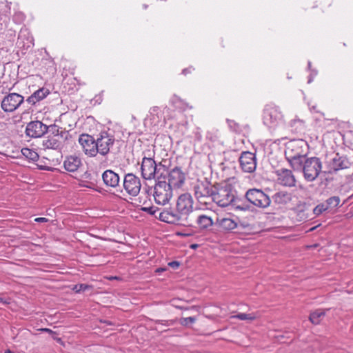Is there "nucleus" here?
<instances>
[{"label": "nucleus", "instance_id": "obj_1", "mask_svg": "<svg viewBox=\"0 0 353 353\" xmlns=\"http://www.w3.org/2000/svg\"><path fill=\"white\" fill-rule=\"evenodd\" d=\"M170 163L165 159L157 162L153 159L142 158L141 172L145 180L165 179Z\"/></svg>", "mask_w": 353, "mask_h": 353}, {"label": "nucleus", "instance_id": "obj_2", "mask_svg": "<svg viewBox=\"0 0 353 353\" xmlns=\"http://www.w3.org/2000/svg\"><path fill=\"white\" fill-rule=\"evenodd\" d=\"M236 190L230 181L216 183L214 185L212 201L221 207H226L235 201Z\"/></svg>", "mask_w": 353, "mask_h": 353}, {"label": "nucleus", "instance_id": "obj_3", "mask_svg": "<svg viewBox=\"0 0 353 353\" xmlns=\"http://www.w3.org/2000/svg\"><path fill=\"white\" fill-rule=\"evenodd\" d=\"M97 142L98 154L103 157L110 152L116 153L121 146V141L116 139L113 132L110 130L101 132L97 136Z\"/></svg>", "mask_w": 353, "mask_h": 353}, {"label": "nucleus", "instance_id": "obj_4", "mask_svg": "<svg viewBox=\"0 0 353 353\" xmlns=\"http://www.w3.org/2000/svg\"><path fill=\"white\" fill-rule=\"evenodd\" d=\"M5 82H3V88L1 92L6 94L1 103V108L5 112H12L19 108L24 102V97L17 93L11 92L14 85L11 87L3 86Z\"/></svg>", "mask_w": 353, "mask_h": 353}, {"label": "nucleus", "instance_id": "obj_5", "mask_svg": "<svg viewBox=\"0 0 353 353\" xmlns=\"http://www.w3.org/2000/svg\"><path fill=\"white\" fill-rule=\"evenodd\" d=\"M193 199L188 193H184L178 196L176 201L177 212L184 217L189 225H192L191 214L193 212Z\"/></svg>", "mask_w": 353, "mask_h": 353}, {"label": "nucleus", "instance_id": "obj_6", "mask_svg": "<svg viewBox=\"0 0 353 353\" xmlns=\"http://www.w3.org/2000/svg\"><path fill=\"white\" fill-rule=\"evenodd\" d=\"M172 188L165 181L158 180L154 187V198L157 204L165 205L172 197Z\"/></svg>", "mask_w": 353, "mask_h": 353}, {"label": "nucleus", "instance_id": "obj_7", "mask_svg": "<svg viewBox=\"0 0 353 353\" xmlns=\"http://www.w3.org/2000/svg\"><path fill=\"white\" fill-rule=\"evenodd\" d=\"M159 219L161 221L183 226H188L189 224L184 217L177 212L176 207H169L162 209L159 213Z\"/></svg>", "mask_w": 353, "mask_h": 353}, {"label": "nucleus", "instance_id": "obj_8", "mask_svg": "<svg viewBox=\"0 0 353 353\" xmlns=\"http://www.w3.org/2000/svg\"><path fill=\"white\" fill-rule=\"evenodd\" d=\"M322 168L320 159L317 157H311L304 161L303 172L305 179L308 181H312L319 175Z\"/></svg>", "mask_w": 353, "mask_h": 353}, {"label": "nucleus", "instance_id": "obj_9", "mask_svg": "<svg viewBox=\"0 0 353 353\" xmlns=\"http://www.w3.org/2000/svg\"><path fill=\"white\" fill-rule=\"evenodd\" d=\"M214 185L209 181H198L194 187V195L200 203H206L208 199H212Z\"/></svg>", "mask_w": 353, "mask_h": 353}, {"label": "nucleus", "instance_id": "obj_10", "mask_svg": "<svg viewBox=\"0 0 353 353\" xmlns=\"http://www.w3.org/2000/svg\"><path fill=\"white\" fill-rule=\"evenodd\" d=\"M245 196L250 203L259 208H265L270 204L269 196L258 189L248 190Z\"/></svg>", "mask_w": 353, "mask_h": 353}, {"label": "nucleus", "instance_id": "obj_11", "mask_svg": "<svg viewBox=\"0 0 353 353\" xmlns=\"http://www.w3.org/2000/svg\"><path fill=\"white\" fill-rule=\"evenodd\" d=\"M307 143L302 139L290 141L286 145L285 157H305Z\"/></svg>", "mask_w": 353, "mask_h": 353}, {"label": "nucleus", "instance_id": "obj_12", "mask_svg": "<svg viewBox=\"0 0 353 353\" xmlns=\"http://www.w3.org/2000/svg\"><path fill=\"white\" fill-rule=\"evenodd\" d=\"M123 186L129 195L136 196L139 194L141 190V180L135 174L128 173L124 176Z\"/></svg>", "mask_w": 353, "mask_h": 353}, {"label": "nucleus", "instance_id": "obj_13", "mask_svg": "<svg viewBox=\"0 0 353 353\" xmlns=\"http://www.w3.org/2000/svg\"><path fill=\"white\" fill-rule=\"evenodd\" d=\"M283 114L279 108L274 105H267L263 111V122L265 125L272 126L283 120Z\"/></svg>", "mask_w": 353, "mask_h": 353}, {"label": "nucleus", "instance_id": "obj_14", "mask_svg": "<svg viewBox=\"0 0 353 353\" xmlns=\"http://www.w3.org/2000/svg\"><path fill=\"white\" fill-rule=\"evenodd\" d=\"M79 142L86 155L91 157L97 156L99 152L97 139L89 134H83L79 137Z\"/></svg>", "mask_w": 353, "mask_h": 353}, {"label": "nucleus", "instance_id": "obj_15", "mask_svg": "<svg viewBox=\"0 0 353 353\" xmlns=\"http://www.w3.org/2000/svg\"><path fill=\"white\" fill-rule=\"evenodd\" d=\"M168 182L167 183L171 188H179L185 183V174L180 167L176 166L168 170L167 176Z\"/></svg>", "mask_w": 353, "mask_h": 353}, {"label": "nucleus", "instance_id": "obj_16", "mask_svg": "<svg viewBox=\"0 0 353 353\" xmlns=\"http://www.w3.org/2000/svg\"><path fill=\"white\" fill-rule=\"evenodd\" d=\"M48 126L40 121H30L27 124L26 134L31 138L41 137L47 133Z\"/></svg>", "mask_w": 353, "mask_h": 353}, {"label": "nucleus", "instance_id": "obj_17", "mask_svg": "<svg viewBox=\"0 0 353 353\" xmlns=\"http://www.w3.org/2000/svg\"><path fill=\"white\" fill-rule=\"evenodd\" d=\"M102 179L108 187L115 188L120 185V176L112 170H107L102 174Z\"/></svg>", "mask_w": 353, "mask_h": 353}, {"label": "nucleus", "instance_id": "obj_18", "mask_svg": "<svg viewBox=\"0 0 353 353\" xmlns=\"http://www.w3.org/2000/svg\"><path fill=\"white\" fill-rule=\"evenodd\" d=\"M18 43L19 45H22V47L24 48H29L33 46V38L30 34L28 29L24 28L21 29L19 32L18 36Z\"/></svg>", "mask_w": 353, "mask_h": 353}, {"label": "nucleus", "instance_id": "obj_19", "mask_svg": "<svg viewBox=\"0 0 353 353\" xmlns=\"http://www.w3.org/2000/svg\"><path fill=\"white\" fill-rule=\"evenodd\" d=\"M279 181L281 184L285 186H294L296 180L292 172L288 170H282L279 174Z\"/></svg>", "mask_w": 353, "mask_h": 353}, {"label": "nucleus", "instance_id": "obj_20", "mask_svg": "<svg viewBox=\"0 0 353 353\" xmlns=\"http://www.w3.org/2000/svg\"><path fill=\"white\" fill-rule=\"evenodd\" d=\"M49 94L50 91L48 89L41 88L34 92L30 97H28L26 101L29 104L34 105L37 102L45 99Z\"/></svg>", "mask_w": 353, "mask_h": 353}, {"label": "nucleus", "instance_id": "obj_21", "mask_svg": "<svg viewBox=\"0 0 353 353\" xmlns=\"http://www.w3.org/2000/svg\"><path fill=\"white\" fill-rule=\"evenodd\" d=\"M64 141L59 139L58 137L48 135L43 141V146L46 149H61Z\"/></svg>", "mask_w": 353, "mask_h": 353}, {"label": "nucleus", "instance_id": "obj_22", "mask_svg": "<svg viewBox=\"0 0 353 353\" xmlns=\"http://www.w3.org/2000/svg\"><path fill=\"white\" fill-rule=\"evenodd\" d=\"M216 224L221 230L229 232L237 227L238 222L236 219L231 218H221L217 219Z\"/></svg>", "mask_w": 353, "mask_h": 353}, {"label": "nucleus", "instance_id": "obj_23", "mask_svg": "<svg viewBox=\"0 0 353 353\" xmlns=\"http://www.w3.org/2000/svg\"><path fill=\"white\" fill-rule=\"evenodd\" d=\"M255 155L252 152H244V172H252L256 170Z\"/></svg>", "mask_w": 353, "mask_h": 353}, {"label": "nucleus", "instance_id": "obj_24", "mask_svg": "<svg viewBox=\"0 0 353 353\" xmlns=\"http://www.w3.org/2000/svg\"><path fill=\"white\" fill-rule=\"evenodd\" d=\"M81 164V159L74 156L68 157L64 161V168L68 172H75Z\"/></svg>", "mask_w": 353, "mask_h": 353}, {"label": "nucleus", "instance_id": "obj_25", "mask_svg": "<svg viewBox=\"0 0 353 353\" xmlns=\"http://www.w3.org/2000/svg\"><path fill=\"white\" fill-rule=\"evenodd\" d=\"M327 310V309H317L312 312L309 316L310 321L314 325L320 324Z\"/></svg>", "mask_w": 353, "mask_h": 353}, {"label": "nucleus", "instance_id": "obj_26", "mask_svg": "<svg viewBox=\"0 0 353 353\" xmlns=\"http://www.w3.org/2000/svg\"><path fill=\"white\" fill-rule=\"evenodd\" d=\"M48 130L50 132V136H56L59 137V139L65 140L67 139L68 132L63 130L61 128L57 125L48 126Z\"/></svg>", "mask_w": 353, "mask_h": 353}, {"label": "nucleus", "instance_id": "obj_27", "mask_svg": "<svg viewBox=\"0 0 353 353\" xmlns=\"http://www.w3.org/2000/svg\"><path fill=\"white\" fill-rule=\"evenodd\" d=\"M294 170H303L304 157H285Z\"/></svg>", "mask_w": 353, "mask_h": 353}, {"label": "nucleus", "instance_id": "obj_28", "mask_svg": "<svg viewBox=\"0 0 353 353\" xmlns=\"http://www.w3.org/2000/svg\"><path fill=\"white\" fill-rule=\"evenodd\" d=\"M196 223L201 229H206L212 225V219L206 215H200L196 219Z\"/></svg>", "mask_w": 353, "mask_h": 353}, {"label": "nucleus", "instance_id": "obj_29", "mask_svg": "<svg viewBox=\"0 0 353 353\" xmlns=\"http://www.w3.org/2000/svg\"><path fill=\"white\" fill-rule=\"evenodd\" d=\"M347 161L341 157H336L333 159L332 168L334 170H342L347 168Z\"/></svg>", "mask_w": 353, "mask_h": 353}, {"label": "nucleus", "instance_id": "obj_30", "mask_svg": "<svg viewBox=\"0 0 353 353\" xmlns=\"http://www.w3.org/2000/svg\"><path fill=\"white\" fill-rule=\"evenodd\" d=\"M21 154L26 159H28L32 161H37L39 159L38 154L35 151H34L30 148H22Z\"/></svg>", "mask_w": 353, "mask_h": 353}, {"label": "nucleus", "instance_id": "obj_31", "mask_svg": "<svg viewBox=\"0 0 353 353\" xmlns=\"http://www.w3.org/2000/svg\"><path fill=\"white\" fill-rule=\"evenodd\" d=\"M290 194L285 192H277L274 196V200L279 203H286L290 201Z\"/></svg>", "mask_w": 353, "mask_h": 353}, {"label": "nucleus", "instance_id": "obj_32", "mask_svg": "<svg viewBox=\"0 0 353 353\" xmlns=\"http://www.w3.org/2000/svg\"><path fill=\"white\" fill-rule=\"evenodd\" d=\"M141 210L157 219H159V213L162 210L156 206L142 207Z\"/></svg>", "mask_w": 353, "mask_h": 353}, {"label": "nucleus", "instance_id": "obj_33", "mask_svg": "<svg viewBox=\"0 0 353 353\" xmlns=\"http://www.w3.org/2000/svg\"><path fill=\"white\" fill-rule=\"evenodd\" d=\"M341 199L339 196H332L326 201L327 207L336 208L339 205Z\"/></svg>", "mask_w": 353, "mask_h": 353}, {"label": "nucleus", "instance_id": "obj_34", "mask_svg": "<svg viewBox=\"0 0 353 353\" xmlns=\"http://www.w3.org/2000/svg\"><path fill=\"white\" fill-rule=\"evenodd\" d=\"M328 207L326 204L321 203L316 206L314 209V214L316 215H319L324 211L327 210Z\"/></svg>", "mask_w": 353, "mask_h": 353}, {"label": "nucleus", "instance_id": "obj_35", "mask_svg": "<svg viewBox=\"0 0 353 353\" xmlns=\"http://www.w3.org/2000/svg\"><path fill=\"white\" fill-rule=\"evenodd\" d=\"M196 321V318L193 316H189L186 318H182L181 319V324L182 325L188 326L194 323Z\"/></svg>", "mask_w": 353, "mask_h": 353}, {"label": "nucleus", "instance_id": "obj_36", "mask_svg": "<svg viewBox=\"0 0 353 353\" xmlns=\"http://www.w3.org/2000/svg\"><path fill=\"white\" fill-rule=\"evenodd\" d=\"M155 157V150L154 146H152V150H147L143 152V158H150L154 159Z\"/></svg>", "mask_w": 353, "mask_h": 353}, {"label": "nucleus", "instance_id": "obj_37", "mask_svg": "<svg viewBox=\"0 0 353 353\" xmlns=\"http://www.w3.org/2000/svg\"><path fill=\"white\" fill-rule=\"evenodd\" d=\"M90 288V285L87 284H79L76 285L74 288H73L74 290H75L77 292H85L88 289Z\"/></svg>", "mask_w": 353, "mask_h": 353}, {"label": "nucleus", "instance_id": "obj_38", "mask_svg": "<svg viewBox=\"0 0 353 353\" xmlns=\"http://www.w3.org/2000/svg\"><path fill=\"white\" fill-rule=\"evenodd\" d=\"M227 122L228 123L230 128L233 131L237 132L239 130V125L236 123L234 121L228 119Z\"/></svg>", "mask_w": 353, "mask_h": 353}, {"label": "nucleus", "instance_id": "obj_39", "mask_svg": "<svg viewBox=\"0 0 353 353\" xmlns=\"http://www.w3.org/2000/svg\"><path fill=\"white\" fill-rule=\"evenodd\" d=\"M11 303V299L8 296H4L3 294H0V304L2 305H8Z\"/></svg>", "mask_w": 353, "mask_h": 353}, {"label": "nucleus", "instance_id": "obj_40", "mask_svg": "<svg viewBox=\"0 0 353 353\" xmlns=\"http://www.w3.org/2000/svg\"><path fill=\"white\" fill-rule=\"evenodd\" d=\"M259 317L258 313L244 314V320L253 321Z\"/></svg>", "mask_w": 353, "mask_h": 353}, {"label": "nucleus", "instance_id": "obj_41", "mask_svg": "<svg viewBox=\"0 0 353 353\" xmlns=\"http://www.w3.org/2000/svg\"><path fill=\"white\" fill-rule=\"evenodd\" d=\"M179 265H180L179 262H178L176 261H173L168 263V265L170 267L174 268V269H176L177 268H179Z\"/></svg>", "mask_w": 353, "mask_h": 353}, {"label": "nucleus", "instance_id": "obj_42", "mask_svg": "<svg viewBox=\"0 0 353 353\" xmlns=\"http://www.w3.org/2000/svg\"><path fill=\"white\" fill-rule=\"evenodd\" d=\"M159 110V107L154 106L150 109V112L151 114H157Z\"/></svg>", "mask_w": 353, "mask_h": 353}, {"label": "nucleus", "instance_id": "obj_43", "mask_svg": "<svg viewBox=\"0 0 353 353\" xmlns=\"http://www.w3.org/2000/svg\"><path fill=\"white\" fill-rule=\"evenodd\" d=\"M39 330L43 332H48L49 334H54V332L49 328H41Z\"/></svg>", "mask_w": 353, "mask_h": 353}, {"label": "nucleus", "instance_id": "obj_44", "mask_svg": "<svg viewBox=\"0 0 353 353\" xmlns=\"http://www.w3.org/2000/svg\"><path fill=\"white\" fill-rule=\"evenodd\" d=\"M193 70V68L192 67L190 68H185L182 70V74H183L184 75H186L188 73H190L191 72V71Z\"/></svg>", "mask_w": 353, "mask_h": 353}, {"label": "nucleus", "instance_id": "obj_45", "mask_svg": "<svg viewBox=\"0 0 353 353\" xmlns=\"http://www.w3.org/2000/svg\"><path fill=\"white\" fill-rule=\"evenodd\" d=\"M35 221L39 222V223H43V222H47L48 219L44 217H39V218L35 219Z\"/></svg>", "mask_w": 353, "mask_h": 353}, {"label": "nucleus", "instance_id": "obj_46", "mask_svg": "<svg viewBox=\"0 0 353 353\" xmlns=\"http://www.w3.org/2000/svg\"><path fill=\"white\" fill-rule=\"evenodd\" d=\"M243 152H241L239 155V165L240 167L243 168Z\"/></svg>", "mask_w": 353, "mask_h": 353}, {"label": "nucleus", "instance_id": "obj_47", "mask_svg": "<svg viewBox=\"0 0 353 353\" xmlns=\"http://www.w3.org/2000/svg\"><path fill=\"white\" fill-rule=\"evenodd\" d=\"M198 247L197 244H192L190 245V248L192 249H196Z\"/></svg>", "mask_w": 353, "mask_h": 353}, {"label": "nucleus", "instance_id": "obj_48", "mask_svg": "<svg viewBox=\"0 0 353 353\" xmlns=\"http://www.w3.org/2000/svg\"><path fill=\"white\" fill-rule=\"evenodd\" d=\"M237 317L240 319H243V314H239L237 315Z\"/></svg>", "mask_w": 353, "mask_h": 353}, {"label": "nucleus", "instance_id": "obj_49", "mask_svg": "<svg viewBox=\"0 0 353 353\" xmlns=\"http://www.w3.org/2000/svg\"><path fill=\"white\" fill-rule=\"evenodd\" d=\"M163 321H165V325H169V324L168 323V321H163V320L159 321V322H161H161H163Z\"/></svg>", "mask_w": 353, "mask_h": 353}, {"label": "nucleus", "instance_id": "obj_50", "mask_svg": "<svg viewBox=\"0 0 353 353\" xmlns=\"http://www.w3.org/2000/svg\"><path fill=\"white\" fill-rule=\"evenodd\" d=\"M5 353H12L10 350H7Z\"/></svg>", "mask_w": 353, "mask_h": 353}]
</instances>
